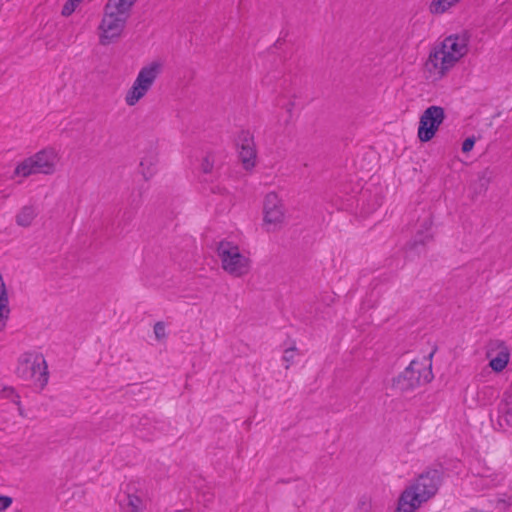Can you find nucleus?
Wrapping results in <instances>:
<instances>
[{
	"instance_id": "nucleus-1",
	"label": "nucleus",
	"mask_w": 512,
	"mask_h": 512,
	"mask_svg": "<svg viewBox=\"0 0 512 512\" xmlns=\"http://www.w3.org/2000/svg\"><path fill=\"white\" fill-rule=\"evenodd\" d=\"M469 52V37L451 34L436 44L424 64L425 78L431 82L444 79Z\"/></svg>"
},
{
	"instance_id": "nucleus-2",
	"label": "nucleus",
	"mask_w": 512,
	"mask_h": 512,
	"mask_svg": "<svg viewBox=\"0 0 512 512\" xmlns=\"http://www.w3.org/2000/svg\"><path fill=\"white\" fill-rule=\"evenodd\" d=\"M163 68L164 61L159 58L147 61L140 67L131 85L124 92L123 100L127 107H136L147 98Z\"/></svg>"
},
{
	"instance_id": "nucleus-3",
	"label": "nucleus",
	"mask_w": 512,
	"mask_h": 512,
	"mask_svg": "<svg viewBox=\"0 0 512 512\" xmlns=\"http://www.w3.org/2000/svg\"><path fill=\"white\" fill-rule=\"evenodd\" d=\"M437 491V485L429 474L420 475L401 492L394 512H416Z\"/></svg>"
},
{
	"instance_id": "nucleus-4",
	"label": "nucleus",
	"mask_w": 512,
	"mask_h": 512,
	"mask_svg": "<svg viewBox=\"0 0 512 512\" xmlns=\"http://www.w3.org/2000/svg\"><path fill=\"white\" fill-rule=\"evenodd\" d=\"M215 252L221 268L227 274L242 277L250 272L251 259L232 237H226L217 242Z\"/></svg>"
},
{
	"instance_id": "nucleus-5",
	"label": "nucleus",
	"mask_w": 512,
	"mask_h": 512,
	"mask_svg": "<svg viewBox=\"0 0 512 512\" xmlns=\"http://www.w3.org/2000/svg\"><path fill=\"white\" fill-rule=\"evenodd\" d=\"M130 14L104 6L103 15L97 27L99 44L109 46L120 41L125 35V29Z\"/></svg>"
},
{
	"instance_id": "nucleus-6",
	"label": "nucleus",
	"mask_w": 512,
	"mask_h": 512,
	"mask_svg": "<svg viewBox=\"0 0 512 512\" xmlns=\"http://www.w3.org/2000/svg\"><path fill=\"white\" fill-rule=\"evenodd\" d=\"M16 374L36 388H43L48 382L47 364L42 354L25 352L17 361Z\"/></svg>"
},
{
	"instance_id": "nucleus-7",
	"label": "nucleus",
	"mask_w": 512,
	"mask_h": 512,
	"mask_svg": "<svg viewBox=\"0 0 512 512\" xmlns=\"http://www.w3.org/2000/svg\"><path fill=\"white\" fill-rule=\"evenodd\" d=\"M59 154L53 148L43 149L19 162L15 167L16 177L25 178L32 174H52L59 162Z\"/></svg>"
},
{
	"instance_id": "nucleus-8",
	"label": "nucleus",
	"mask_w": 512,
	"mask_h": 512,
	"mask_svg": "<svg viewBox=\"0 0 512 512\" xmlns=\"http://www.w3.org/2000/svg\"><path fill=\"white\" fill-rule=\"evenodd\" d=\"M433 378L431 365L423 361H412L409 366L391 380L395 392H408L430 382Z\"/></svg>"
},
{
	"instance_id": "nucleus-9",
	"label": "nucleus",
	"mask_w": 512,
	"mask_h": 512,
	"mask_svg": "<svg viewBox=\"0 0 512 512\" xmlns=\"http://www.w3.org/2000/svg\"><path fill=\"white\" fill-rule=\"evenodd\" d=\"M262 228L277 232L286 222V209L282 198L276 192L267 193L262 201Z\"/></svg>"
},
{
	"instance_id": "nucleus-10",
	"label": "nucleus",
	"mask_w": 512,
	"mask_h": 512,
	"mask_svg": "<svg viewBox=\"0 0 512 512\" xmlns=\"http://www.w3.org/2000/svg\"><path fill=\"white\" fill-rule=\"evenodd\" d=\"M235 146L243 169L252 171L257 165V150L253 133L241 130L236 135Z\"/></svg>"
},
{
	"instance_id": "nucleus-11",
	"label": "nucleus",
	"mask_w": 512,
	"mask_h": 512,
	"mask_svg": "<svg viewBox=\"0 0 512 512\" xmlns=\"http://www.w3.org/2000/svg\"><path fill=\"white\" fill-rule=\"evenodd\" d=\"M445 114L442 107L430 106L421 115L417 136L421 142L430 141L438 131L444 120Z\"/></svg>"
},
{
	"instance_id": "nucleus-12",
	"label": "nucleus",
	"mask_w": 512,
	"mask_h": 512,
	"mask_svg": "<svg viewBox=\"0 0 512 512\" xmlns=\"http://www.w3.org/2000/svg\"><path fill=\"white\" fill-rule=\"evenodd\" d=\"M510 356V348L504 341L497 339L489 342L486 357L489 360V367L494 372H502L507 367Z\"/></svg>"
},
{
	"instance_id": "nucleus-13",
	"label": "nucleus",
	"mask_w": 512,
	"mask_h": 512,
	"mask_svg": "<svg viewBox=\"0 0 512 512\" xmlns=\"http://www.w3.org/2000/svg\"><path fill=\"white\" fill-rule=\"evenodd\" d=\"M118 501L124 512H144L146 509L142 492L132 484L126 485Z\"/></svg>"
},
{
	"instance_id": "nucleus-14",
	"label": "nucleus",
	"mask_w": 512,
	"mask_h": 512,
	"mask_svg": "<svg viewBox=\"0 0 512 512\" xmlns=\"http://www.w3.org/2000/svg\"><path fill=\"white\" fill-rule=\"evenodd\" d=\"M495 428L503 432L512 430V404L501 403L499 405Z\"/></svg>"
},
{
	"instance_id": "nucleus-15",
	"label": "nucleus",
	"mask_w": 512,
	"mask_h": 512,
	"mask_svg": "<svg viewBox=\"0 0 512 512\" xmlns=\"http://www.w3.org/2000/svg\"><path fill=\"white\" fill-rule=\"evenodd\" d=\"M38 207L35 204H27L19 209L15 216V222L23 228L30 227L38 216Z\"/></svg>"
},
{
	"instance_id": "nucleus-16",
	"label": "nucleus",
	"mask_w": 512,
	"mask_h": 512,
	"mask_svg": "<svg viewBox=\"0 0 512 512\" xmlns=\"http://www.w3.org/2000/svg\"><path fill=\"white\" fill-rule=\"evenodd\" d=\"M463 0H430L428 3V11L434 16H441L451 12Z\"/></svg>"
},
{
	"instance_id": "nucleus-17",
	"label": "nucleus",
	"mask_w": 512,
	"mask_h": 512,
	"mask_svg": "<svg viewBox=\"0 0 512 512\" xmlns=\"http://www.w3.org/2000/svg\"><path fill=\"white\" fill-rule=\"evenodd\" d=\"M157 160L154 157H144L140 162V172L145 179H150L156 173Z\"/></svg>"
},
{
	"instance_id": "nucleus-18",
	"label": "nucleus",
	"mask_w": 512,
	"mask_h": 512,
	"mask_svg": "<svg viewBox=\"0 0 512 512\" xmlns=\"http://www.w3.org/2000/svg\"><path fill=\"white\" fill-rule=\"evenodd\" d=\"M299 355V351L295 346L285 349L282 355V362L285 369H289L294 365L297 362Z\"/></svg>"
},
{
	"instance_id": "nucleus-19",
	"label": "nucleus",
	"mask_w": 512,
	"mask_h": 512,
	"mask_svg": "<svg viewBox=\"0 0 512 512\" xmlns=\"http://www.w3.org/2000/svg\"><path fill=\"white\" fill-rule=\"evenodd\" d=\"M135 2L136 0H108L105 5L127 14H131V10Z\"/></svg>"
},
{
	"instance_id": "nucleus-20",
	"label": "nucleus",
	"mask_w": 512,
	"mask_h": 512,
	"mask_svg": "<svg viewBox=\"0 0 512 512\" xmlns=\"http://www.w3.org/2000/svg\"><path fill=\"white\" fill-rule=\"evenodd\" d=\"M0 312L9 314V300L6 285L0 273Z\"/></svg>"
},
{
	"instance_id": "nucleus-21",
	"label": "nucleus",
	"mask_w": 512,
	"mask_h": 512,
	"mask_svg": "<svg viewBox=\"0 0 512 512\" xmlns=\"http://www.w3.org/2000/svg\"><path fill=\"white\" fill-rule=\"evenodd\" d=\"M153 333L157 341H165L167 338L166 324L162 321L156 322L153 327Z\"/></svg>"
},
{
	"instance_id": "nucleus-22",
	"label": "nucleus",
	"mask_w": 512,
	"mask_h": 512,
	"mask_svg": "<svg viewBox=\"0 0 512 512\" xmlns=\"http://www.w3.org/2000/svg\"><path fill=\"white\" fill-rule=\"evenodd\" d=\"M0 392L3 393V397L11 399V401L18 406L20 415H23V411L20 406V397L15 393V391L12 388L4 387Z\"/></svg>"
},
{
	"instance_id": "nucleus-23",
	"label": "nucleus",
	"mask_w": 512,
	"mask_h": 512,
	"mask_svg": "<svg viewBox=\"0 0 512 512\" xmlns=\"http://www.w3.org/2000/svg\"><path fill=\"white\" fill-rule=\"evenodd\" d=\"M214 164H215L214 156L211 154H207L206 156L203 157V159L201 161L200 169L203 173L209 174L212 172V170L214 168Z\"/></svg>"
},
{
	"instance_id": "nucleus-24",
	"label": "nucleus",
	"mask_w": 512,
	"mask_h": 512,
	"mask_svg": "<svg viewBox=\"0 0 512 512\" xmlns=\"http://www.w3.org/2000/svg\"><path fill=\"white\" fill-rule=\"evenodd\" d=\"M83 0H67L62 7L61 14L65 17L70 16Z\"/></svg>"
},
{
	"instance_id": "nucleus-25",
	"label": "nucleus",
	"mask_w": 512,
	"mask_h": 512,
	"mask_svg": "<svg viewBox=\"0 0 512 512\" xmlns=\"http://www.w3.org/2000/svg\"><path fill=\"white\" fill-rule=\"evenodd\" d=\"M13 499L7 495L0 494V512H4L11 507Z\"/></svg>"
},
{
	"instance_id": "nucleus-26",
	"label": "nucleus",
	"mask_w": 512,
	"mask_h": 512,
	"mask_svg": "<svg viewBox=\"0 0 512 512\" xmlns=\"http://www.w3.org/2000/svg\"><path fill=\"white\" fill-rule=\"evenodd\" d=\"M476 139L474 137H468L466 138L462 143V151L464 153L470 152L475 145Z\"/></svg>"
},
{
	"instance_id": "nucleus-27",
	"label": "nucleus",
	"mask_w": 512,
	"mask_h": 512,
	"mask_svg": "<svg viewBox=\"0 0 512 512\" xmlns=\"http://www.w3.org/2000/svg\"><path fill=\"white\" fill-rule=\"evenodd\" d=\"M8 316H9V314L0 312V325L3 324L7 320Z\"/></svg>"
},
{
	"instance_id": "nucleus-28",
	"label": "nucleus",
	"mask_w": 512,
	"mask_h": 512,
	"mask_svg": "<svg viewBox=\"0 0 512 512\" xmlns=\"http://www.w3.org/2000/svg\"><path fill=\"white\" fill-rule=\"evenodd\" d=\"M501 502L505 503L507 506H510V505H511V500H509V501H507V502H506V501H504V500H501V499H500V500H499V503H501Z\"/></svg>"
}]
</instances>
